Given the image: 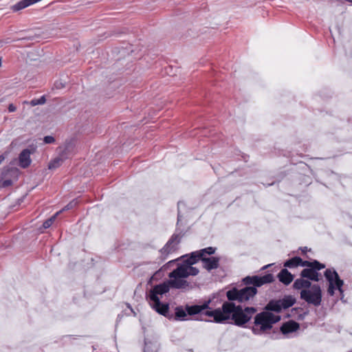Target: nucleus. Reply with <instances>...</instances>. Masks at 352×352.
Returning <instances> with one entry per match:
<instances>
[{"label":"nucleus","mask_w":352,"mask_h":352,"mask_svg":"<svg viewBox=\"0 0 352 352\" xmlns=\"http://www.w3.org/2000/svg\"><path fill=\"white\" fill-rule=\"evenodd\" d=\"M300 298L308 304L318 307L322 302V290L320 286L314 284L309 289L301 290Z\"/></svg>","instance_id":"nucleus-5"},{"label":"nucleus","mask_w":352,"mask_h":352,"mask_svg":"<svg viewBox=\"0 0 352 352\" xmlns=\"http://www.w3.org/2000/svg\"><path fill=\"white\" fill-rule=\"evenodd\" d=\"M219 258L211 256L203 257L201 261L204 264V267L208 271H211L219 267Z\"/></svg>","instance_id":"nucleus-14"},{"label":"nucleus","mask_w":352,"mask_h":352,"mask_svg":"<svg viewBox=\"0 0 352 352\" xmlns=\"http://www.w3.org/2000/svg\"><path fill=\"white\" fill-rule=\"evenodd\" d=\"M309 263V261H303L299 256H294L292 258L287 260L283 265L285 267L294 268L298 266L305 267Z\"/></svg>","instance_id":"nucleus-17"},{"label":"nucleus","mask_w":352,"mask_h":352,"mask_svg":"<svg viewBox=\"0 0 352 352\" xmlns=\"http://www.w3.org/2000/svg\"><path fill=\"white\" fill-rule=\"evenodd\" d=\"M299 250L302 252V254H306L307 252L308 251L307 247H300Z\"/></svg>","instance_id":"nucleus-37"},{"label":"nucleus","mask_w":352,"mask_h":352,"mask_svg":"<svg viewBox=\"0 0 352 352\" xmlns=\"http://www.w3.org/2000/svg\"><path fill=\"white\" fill-rule=\"evenodd\" d=\"M271 265H272V264H269V265H265V266H263V267L261 268V270H265V269H267V267H270V266H271Z\"/></svg>","instance_id":"nucleus-39"},{"label":"nucleus","mask_w":352,"mask_h":352,"mask_svg":"<svg viewBox=\"0 0 352 352\" xmlns=\"http://www.w3.org/2000/svg\"><path fill=\"white\" fill-rule=\"evenodd\" d=\"M324 277L329 282V287L327 292L330 296L334 295V290L338 289L340 294H342L344 291L342 286L344 281L340 278L338 272L333 268H328L324 273Z\"/></svg>","instance_id":"nucleus-4"},{"label":"nucleus","mask_w":352,"mask_h":352,"mask_svg":"<svg viewBox=\"0 0 352 352\" xmlns=\"http://www.w3.org/2000/svg\"><path fill=\"white\" fill-rule=\"evenodd\" d=\"M254 307H243L236 305L234 302H223L221 307L213 310H207L204 314L212 319L204 320L208 322L225 324L229 320L238 327H244L256 313Z\"/></svg>","instance_id":"nucleus-1"},{"label":"nucleus","mask_w":352,"mask_h":352,"mask_svg":"<svg viewBox=\"0 0 352 352\" xmlns=\"http://www.w3.org/2000/svg\"><path fill=\"white\" fill-rule=\"evenodd\" d=\"M280 302L283 309H286L295 304L296 298L291 295L285 296L282 299H280Z\"/></svg>","instance_id":"nucleus-27"},{"label":"nucleus","mask_w":352,"mask_h":352,"mask_svg":"<svg viewBox=\"0 0 352 352\" xmlns=\"http://www.w3.org/2000/svg\"><path fill=\"white\" fill-rule=\"evenodd\" d=\"M170 280H168V283L170 288L177 289H189L192 288L184 276H179L173 275V270L169 273L168 274Z\"/></svg>","instance_id":"nucleus-9"},{"label":"nucleus","mask_w":352,"mask_h":352,"mask_svg":"<svg viewBox=\"0 0 352 352\" xmlns=\"http://www.w3.org/2000/svg\"><path fill=\"white\" fill-rule=\"evenodd\" d=\"M305 278L301 277L300 278L296 279L293 284V288L297 290L309 289L312 286L311 283L309 280H305Z\"/></svg>","instance_id":"nucleus-19"},{"label":"nucleus","mask_w":352,"mask_h":352,"mask_svg":"<svg viewBox=\"0 0 352 352\" xmlns=\"http://www.w3.org/2000/svg\"><path fill=\"white\" fill-rule=\"evenodd\" d=\"M305 267L314 269V270L318 272L319 270L324 269L325 267V265L320 263L317 260H314L313 261H309V263L307 264V265H305Z\"/></svg>","instance_id":"nucleus-28"},{"label":"nucleus","mask_w":352,"mask_h":352,"mask_svg":"<svg viewBox=\"0 0 352 352\" xmlns=\"http://www.w3.org/2000/svg\"><path fill=\"white\" fill-rule=\"evenodd\" d=\"M215 250H216L215 248L208 247L206 248L201 249V250H199V252L200 254L201 255V257H206V254L212 255V254H214Z\"/></svg>","instance_id":"nucleus-31"},{"label":"nucleus","mask_w":352,"mask_h":352,"mask_svg":"<svg viewBox=\"0 0 352 352\" xmlns=\"http://www.w3.org/2000/svg\"><path fill=\"white\" fill-rule=\"evenodd\" d=\"M274 280V276L272 274H267L264 276H248L243 278L242 281L246 286L254 287L257 289L264 284L272 283Z\"/></svg>","instance_id":"nucleus-7"},{"label":"nucleus","mask_w":352,"mask_h":352,"mask_svg":"<svg viewBox=\"0 0 352 352\" xmlns=\"http://www.w3.org/2000/svg\"><path fill=\"white\" fill-rule=\"evenodd\" d=\"M192 265L179 264L177 267L173 270V275L184 276L185 278H187L189 276L197 275L199 272V270Z\"/></svg>","instance_id":"nucleus-10"},{"label":"nucleus","mask_w":352,"mask_h":352,"mask_svg":"<svg viewBox=\"0 0 352 352\" xmlns=\"http://www.w3.org/2000/svg\"><path fill=\"white\" fill-rule=\"evenodd\" d=\"M74 146L75 144L72 140L67 141L63 148L59 147V149H60L59 154H65V159H67L73 152Z\"/></svg>","instance_id":"nucleus-23"},{"label":"nucleus","mask_w":352,"mask_h":352,"mask_svg":"<svg viewBox=\"0 0 352 352\" xmlns=\"http://www.w3.org/2000/svg\"><path fill=\"white\" fill-rule=\"evenodd\" d=\"M280 320V316L274 315L270 311H262L254 316L252 332L256 336H262L269 333L273 324Z\"/></svg>","instance_id":"nucleus-2"},{"label":"nucleus","mask_w":352,"mask_h":352,"mask_svg":"<svg viewBox=\"0 0 352 352\" xmlns=\"http://www.w3.org/2000/svg\"><path fill=\"white\" fill-rule=\"evenodd\" d=\"M170 287L168 283V280L160 283L159 285H155L149 292L148 298L149 301H156L159 303V300H160L158 295H163L169 292Z\"/></svg>","instance_id":"nucleus-8"},{"label":"nucleus","mask_w":352,"mask_h":352,"mask_svg":"<svg viewBox=\"0 0 352 352\" xmlns=\"http://www.w3.org/2000/svg\"><path fill=\"white\" fill-rule=\"evenodd\" d=\"M61 212V211H59V212H57L55 214H54L52 217H51L50 218L47 219V220H45L43 223V228L45 229H47V228H49L53 223V222L54 221V220L56 219L57 215Z\"/></svg>","instance_id":"nucleus-30"},{"label":"nucleus","mask_w":352,"mask_h":352,"mask_svg":"<svg viewBox=\"0 0 352 352\" xmlns=\"http://www.w3.org/2000/svg\"><path fill=\"white\" fill-rule=\"evenodd\" d=\"M46 102V98H45V96H42L40 98H34V99H32L30 102V104H31V106L32 107H34L36 105H41V104H43Z\"/></svg>","instance_id":"nucleus-32"},{"label":"nucleus","mask_w":352,"mask_h":352,"mask_svg":"<svg viewBox=\"0 0 352 352\" xmlns=\"http://www.w3.org/2000/svg\"><path fill=\"white\" fill-rule=\"evenodd\" d=\"M144 352H157V346L150 341H144Z\"/></svg>","instance_id":"nucleus-29"},{"label":"nucleus","mask_w":352,"mask_h":352,"mask_svg":"<svg viewBox=\"0 0 352 352\" xmlns=\"http://www.w3.org/2000/svg\"><path fill=\"white\" fill-rule=\"evenodd\" d=\"M340 296H341L340 299H341L342 300H343V299H344V293H343L342 294H340Z\"/></svg>","instance_id":"nucleus-40"},{"label":"nucleus","mask_w":352,"mask_h":352,"mask_svg":"<svg viewBox=\"0 0 352 352\" xmlns=\"http://www.w3.org/2000/svg\"><path fill=\"white\" fill-rule=\"evenodd\" d=\"M5 160V156L4 155H0V164L3 162V160Z\"/></svg>","instance_id":"nucleus-38"},{"label":"nucleus","mask_w":352,"mask_h":352,"mask_svg":"<svg viewBox=\"0 0 352 352\" xmlns=\"http://www.w3.org/2000/svg\"><path fill=\"white\" fill-rule=\"evenodd\" d=\"M300 327L299 324L294 320H289L284 322L280 327V331L283 335H287L290 333L296 331Z\"/></svg>","instance_id":"nucleus-15"},{"label":"nucleus","mask_w":352,"mask_h":352,"mask_svg":"<svg viewBox=\"0 0 352 352\" xmlns=\"http://www.w3.org/2000/svg\"><path fill=\"white\" fill-rule=\"evenodd\" d=\"M183 204H184V203L182 202V201H179L178 204H177V207H178L177 223V224L182 220V215H181V213H180L179 208H180L181 206L183 205Z\"/></svg>","instance_id":"nucleus-35"},{"label":"nucleus","mask_w":352,"mask_h":352,"mask_svg":"<svg viewBox=\"0 0 352 352\" xmlns=\"http://www.w3.org/2000/svg\"><path fill=\"white\" fill-rule=\"evenodd\" d=\"M211 300H205L201 305H186V311L187 314L190 316H194L198 314L201 313L203 315L206 316L204 313L207 310H213L210 307Z\"/></svg>","instance_id":"nucleus-11"},{"label":"nucleus","mask_w":352,"mask_h":352,"mask_svg":"<svg viewBox=\"0 0 352 352\" xmlns=\"http://www.w3.org/2000/svg\"><path fill=\"white\" fill-rule=\"evenodd\" d=\"M181 239L180 234L175 233L170 236L164 246L160 250V259L162 261H165L169 254L175 252L178 250Z\"/></svg>","instance_id":"nucleus-6"},{"label":"nucleus","mask_w":352,"mask_h":352,"mask_svg":"<svg viewBox=\"0 0 352 352\" xmlns=\"http://www.w3.org/2000/svg\"><path fill=\"white\" fill-rule=\"evenodd\" d=\"M37 2V0H21L12 6L11 10L13 12H18Z\"/></svg>","instance_id":"nucleus-21"},{"label":"nucleus","mask_w":352,"mask_h":352,"mask_svg":"<svg viewBox=\"0 0 352 352\" xmlns=\"http://www.w3.org/2000/svg\"><path fill=\"white\" fill-rule=\"evenodd\" d=\"M77 204H78V201L76 199H74L72 201H71L69 204H67L60 211L62 212L64 210H68L72 209Z\"/></svg>","instance_id":"nucleus-33"},{"label":"nucleus","mask_w":352,"mask_h":352,"mask_svg":"<svg viewBox=\"0 0 352 352\" xmlns=\"http://www.w3.org/2000/svg\"><path fill=\"white\" fill-rule=\"evenodd\" d=\"M187 311L186 308L182 306L176 307L175 309L174 320L177 321H184L186 320Z\"/></svg>","instance_id":"nucleus-25"},{"label":"nucleus","mask_w":352,"mask_h":352,"mask_svg":"<svg viewBox=\"0 0 352 352\" xmlns=\"http://www.w3.org/2000/svg\"><path fill=\"white\" fill-rule=\"evenodd\" d=\"M34 148L30 150L29 148L23 149L19 155V166L22 168H28L32 162L30 155L33 153Z\"/></svg>","instance_id":"nucleus-12"},{"label":"nucleus","mask_w":352,"mask_h":352,"mask_svg":"<svg viewBox=\"0 0 352 352\" xmlns=\"http://www.w3.org/2000/svg\"><path fill=\"white\" fill-rule=\"evenodd\" d=\"M257 292V289L254 287L245 285L241 289L233 287L226 292L227 302L237 301L241 303L248 302L255 296Z\"/></svg>","instance_id":"nucleus-3"},{"label":"nucleus","mask_w":352,"mask_h":352,"mask_svg":"<svg viewBox=\"0 0 352 352\" xmlns=\"http://www.w3.org/2000/svg\"><path fill=\"white\" fill-rule=\"evenodd\" d=\"M153 307L158 314L171 319L173 316L169 314V305L166 303H163L159 300V303L156 301H150Z\"/></svg>","instance_id":"nucleus-13"},{"label":"nucleus","mask_w":352,"mask_h":352,"mask_svg":"<svg viewBox=\"0 0 352 352\" xmlns=\"http://www.w3.org/2000/svg\"><path fill=\"white\" fill-rule=\"evenodd\" d=\"M277 276L278 280L285 285H289L294 280V275L286 268L282 269Z\"/></svg>","instance_id":"nucleus-18"},{"label":"nucleus","mask_w":352,"mask_h":352,"mask_svg":"<svg viewBox=\"0 0 352 352\" xmlns=\"http://www.w3.org/2000/svg\"><path fill=\"white\" fill-rule=\"evenodd\" d=\"M265 309L267 310L266 311H274L276 313H280L283 309V308L281 306L280 300H272L265 306Z\"/></svg>","instance_id":"nucleus-22"},{"label":"nucleus","mask_w":352,"mask_h":352,"mask_svg":"<svg viewBox=\"0 0 352 352\" xmlns=\"http://www.w3.org/2000/svg\"><path fill=\"white\" fill-rule=\"evenodd\" d=\"M43 141L45 144H52L55 142V138L53 136L47 135L44 137Z\"/></svg>","instance_id":"nucleus-34"},{"label":"nucleus","mask_w":352,"mask_h":352,"mask_svg":"<svg viewBox=\"0 0 352 352\" xmlns=\"http://www.w3.org/2000/svg\"><path fill=\"white\" fill-rule=\"evenodd\" d=\"M10 172H14V170L10 168H5L3 169L1 172V179L0 180L1 188H5L12 185L13 182L11 179L8 178L4 179V178L7 177Z\"/></svg>","instance_id":"nucleus-20"},{"label":"nucleus","mask_w":352,"mask_h":352,"mask_svg":"<svg viewBox=\"0 0 352 352\" xmlns=\"http://www.w3.org/2000/svg\"><path fill=\"white\" fill-rule=\"evenodd\" d=\"M1 64H2V58L0 57V67L1 66Z\"/></svg>","instance_id":"nucleus-41"},{"label":"nucleus","mask_w":352,"mask_h":352,"mask_svg":"<svg viewBox=\"0 0 352 352\" xmlns=\"http://www.w3.org/2000/svg\"><path fill=\"white\" fill-rule=\"evenodd\" d=\"M300 277L305 278L307 280L313 281L320 280V274L311 267L305 268L300 272Z\"/></svg>","instance_id":"nucleus-16"},{"label":"nucleus","mask_w":352,"mask_h":352,"mask_svg":"<svg viewBox=\"0 0 352 352\" xmlns=\"http://www.w3.org/2000/svg\"><path fill=\"white\" fill-rule=\"evenodd\" d=\"M8 109L9 112H14L16 108L13 104H10Z\"/></svg>","instance_id":"nucleus-36"},{"label":"nucleus","mask_w":352,"mask_h":352,"mask_svg":"<svg viewBox=\"0 0 352 352\" xmlns=\"http://www.w3.org/2000/svg\"><path fill=\"white\" fill-rule=\"evenodd\" d=\"M65 154H59L58 157L54 158L53 160H52L49 164H48V168L49 169H55L58 167H59L64 160H65Z\"/></svg>","instance_id":"nucleus-26"},{"label":"nucleus","mask_w":352,"mask_h":352,"mask_svg":"<svg viewBox=\"0 0 352 352\" xmlns=\"http://www.w3.org/2000/svg\"><path fill=\"white\" fill-rule=\"evenodd\" d=\"M201 255L199 251L192 252L188 258L185 259L182 265H194L199 260L202 261Z\"/></svg>","instance_id":"nucleus-24"}]
</instances>
